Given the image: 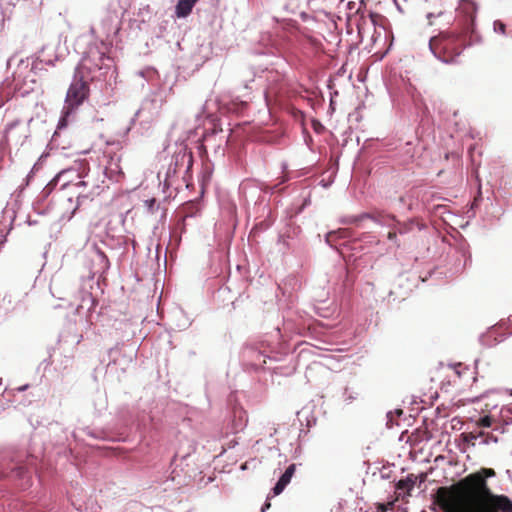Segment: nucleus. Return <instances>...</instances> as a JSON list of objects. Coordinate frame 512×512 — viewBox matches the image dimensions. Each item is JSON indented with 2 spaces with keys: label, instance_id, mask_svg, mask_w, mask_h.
<instances>
[{
  "label": "nucleus",
  "instance_id": "obj_1",
  "mask_svg": "<svg viewBox=\"0 0 512 512\" xmlns=\"http://www.w3.org/2000/svg\"><path fill=\"white\" fill-rule=\"evenodd\" d=\"M495 475L494 469L481 468L451 486L439 487L434 503L443 512H512V500L493 493L488 485L487 479Z\"/></svg>",
  "mask_w": 512,
  "mask_h": 512
},
{
  "label": "nucleus",
  "instance_id": "obj_2",
  "mask_svg": "<svg viewBox=\"0 0 512 512\" xmlns=\"http://www.w3.org/2000/svg\"><path fill=\"white\" fill-rule=\"evenodd\" d=\"M478 42L470 38L466 33L456 29L443 31L433 36L429 41V47L435 57L445 63H454L461 55L465 47Z\"/></svg>",
  "mask_w": 512,
  "mask_h": 512
},
{
  "label": "nucleus",
  "instance_id": "obj_3",
  "mask_svg": "<svg viewBox=\"0 0 512 512\" xmlns=\"http://www.w3.org/2000/svg\"><path fill=\"white\" fill-rule=\"evenodd\" d=\"M478 6L473 0H460L456 8V26L457 29L466 33L470 38L480 40L475 27V19Z\"/></svg>",
  "mask_w": 512,
  "mask_h": 512
},
{
  "label": "nucleus",
  "instance_id": "obj_4",
  "mask_svg": "<svg viewBox=\"0 0 512 512\" xmlns=\"http://www.w3.org/2000/svg\"><path fill=\"white\" fill-rule=\"evenodd\" d=\"M90 88L88 82L84 80L82 75H75L74 81L70 84L66 98L65 110L66 114H70L89 97Z\"/></svg>",
  "mask_w": 512,
  "mask_h": 512
},
{
  "label": "nucleus",
  "instance_id": "obj_5",
  "mask_svg": "<svg viewBox=\"0 0 512 512\" xmlns=\"http://www.w3.org/2000/svg\"><path fill=\"white\" fill-rule=\"evenodd\" d=\"M101 45L104 47V50H100L99 48L90 49L85 62L88 63V68L90 70H108L112 64V58L108 55L109 47L104 42L101 41Z\"/></svg>",
  "mask_w": 512,
  "mask_h": 512
},
{
  "label": "nucleus",
  "instance_id": "obj_6",
  "mask_svg": "<svg viewBox=\"0 0 512 512\" xmlns=\"http://www.w3.org/2000/svg\"><path fill=\"white\" fill-rule=\"evenodd\" d=\"M101 26L107 38L111 32L117 35L120 31V22L118 21L117 14L115 12H108L101 20Z\"/></svg>",
  "mask_w": 512,
  "mask_h": 512
},
{
  "label": "nucleus",
  "instance_id": "obj_7",
  "mask_svg": "<svg viewBox=\"0 0 512 512\" xmlns=\"http://www.w3.org/2000/svg\"><path fill=\"white\" fill-rule=\"evenodd\" d=\"M296 470L295 464H291L287 467L285 472L279 478L278 482L273 488V494L279 495L285 489V487L290 483L292 476L294 475Z\"/></svg>",
  "mask_w": 512,
  "mask_h": 512
},
{
  "label": "nucleus",
  "instance_id": "obj_8",
  "mask_svg": "<svg viewBox=\"0 0 512 512\" xmlns=\"http://www.w3.org/2000/svg\"><path fill=\"white\" fill-rule=\"evenodd\" d=\"M198 0H179L175 7V14L178 18L187 17Z\"/></svg>",
  "mask_w": 512,
  "mask_h": 512
},
{
  "label": "nucleus",
  "instance_id": "obj_9",
  "mask_svg": "<svg viewBox=\"0 0 512 512\" xmlns=\"http://www.w3.org/2000/svg\"><path fill=\"white\" fill-rule=\"evenodd\" d=\"M454 373L457 375L459 379H462L465 375L470 376L473 379V382L476 381L475 372L472 371L467 365L463 363H456L452 366Z\"/></svg>",
  "mask_w": 512,
  "mask_h": 512
},
{
  "label": "nucleus",
  "instance_id": "obj_10",
  "mask_svg": "<svg viewBox=\"0 0 512 512\" xmlns=\"http://www.w3.org/2000/svg\"><path fill=\"white\" fill-rule=\"evenodd\" d=\"M416 482V477L414 475H409L405 479H401L397 483V489L398 490H407V492H410V490L413 489ZM410 495V493H408Z\"/></svg>",
  "mask_w": 512,
  "mask_h": 512
},
{
  "label": "nucleus",
  "instance_id": "obj_11",
  "mask_svg": "<svg viewBox=\"0 0 512 512\" xmlns=\"http://www.w3.org/2000/svg\"><path fill=\"white\" fill-rule=\"evenodd\" d=\"M495 422L494 418L490 415H486L484 417H481L477 422H476V425L478 427H483V428H489L493 425V423Z\"/></svg>",
  "mask_w": 512,
  "mask_h": 512
},
{
  "label": "nucleus",
  "instance_id": "obj_12",
  "mask_svg": "<svg viewBox=\"0 0 512 512\" xmlns=\"http://www.w3.org/2000/svg\"><path fill=\"white\" fill-rule=\"evenodd\" d=\"M144 206L146 207L147 211L151 214L155 213L156 210L159 208V205L157 204L155 198L145 200Z\"/></svg>",
  "mask_w": 512,
  "mask_h": 512
},
{
  "label": "nucleus",
  "instance_id": "obj_13",
  "mask_svg": "<svg viewBox=\"0 0 512 512\" xmlns=\"http://www.w3.org/2000/svg\"><path fill=\"white\" fill-rule=\"evenodd\" d=\"M337 234H339L341 237L348 236V232L345 229H340L338 231H332L327 234V237H326L327 242H331L336 237Z\"/></svg>",
  "mask_w": 512,
  "mask_h": 512
},
{
  "label": "nucleus",
  "instance_id": "obj_14",
  "mask_svg": "<svg viewBox=\"0 0 512 512\" xmlns=\"http://www.w3.org/2000/svg\"><path fill=\"white\" fill-rule=\"evenodd\" d=\"M464 441L472 443L474 445V441L479 437V434L476 435L474 433H465L462 434Z\"/></svg>",
  "mask_w": 512,
  "mask_h": 512
},
{
  "label": "nucleus",
  "instance_id": "obj_15",
  "mask_svg": "<svg viewBox=\"0 0 512 512\" xmlns=\"http://www.w3.org/2000/svg\"><path fill=\"white\" fill-rule=\"evenodd\" d=\"M479 436H480V437L486 436L485 443H488L489 441H492V440H493L494 442H496V441H497V438H496L495 436H493V435H492V434H490V433H487V434H486V433H485V432H483V431H481V432L479 433Z\"/></svg>",
  "mask_w": 512,
  "mask_h": 512
},
{
  "label": "nucleus",
  "instance_id": "obj_16",
  "mask_svg": "<svg viewBox=\"0 0 512 512\" xmlns=\"http://www.w3.org/2000/svg\"><path fill=\"white\" fill-rule=\"evenodd\" d=\"M495 29L504 34L505 33V30H506V26L505 24H503L502 22H495Z\"/></svg>",
  "mask_w": 512,
  "mask_h": 512
},
{
  "label": "nucleus",
  "instance_id": "obj_17",
  "mask_svg": "<svg viewBox=\"0 0 512 512\" xmlns=\"http://www.w3.org/2000/svg\"><path fill=\"white\" fill-rule=\"evenodd\" d=\"M410 230V225L408 224H402L399 229H398V233L399 234H404V233H407L408 231Z\"/></svg>",
  "mask_w": 512,
  "mask_h": 512
},
{
  "label": "nucleus",
  "instance_id": "obj_18",
  "mask_svg": "<svg viewBox=\"0 0 512 512\" xmlns=\"http://www.w3.org/2000/svg\"><path fill=\"white\" fill-rule=\"evenodd\" d=\"M387 237H388L389 240L395 241L396 237H397V232L396 231H389Z\"/></svg>",
  "mask_w": 512,
  "mask_h": 512
},
{
  "label": "nucleus",
  "instance_id": "obj_19",
  "mask_svg": "<svg viewBox=\"0 0 512 512\" xmlns=\"http://www.w3.org/2000/svg\"><path fill=\"white\" fill-rule=\"evenodd\" d=\"M62 173H59L50 183L49 185H56V183L58 182L59 178L61 177Z\"/></svg>",
  "mask_w": 512,
  "mask_h": 512
},
{
  "label": "nucleus",
  "instance_id": "obj_20",
  "mask_svg": "<svg viewBox=\"0 0 512 512\" xmlns=\"http://www.w3.org/2000/svg\"><path fill=\"white\" fill-rule=\"evenodd\" d=\"M16 124H17L16 122H13V123L8 124V125H7V127H6V133L8 134V133L10 132V130H11L13 127H15V126H16Z\"/></svg>",
  "mask_w": 512,
  "mask_h": 512
}]
</instances>
